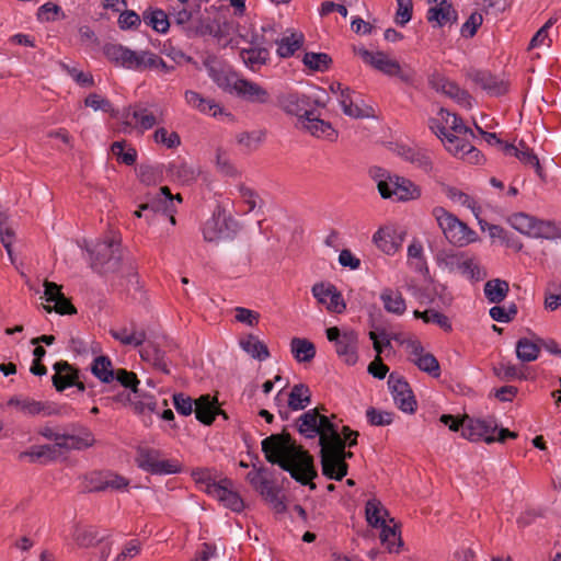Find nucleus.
<instances>
[{"label":"nucleus","mask_w":561,"mask_h":561,"mask_svg":"<svg viewBox=\"0 0 561 561\" xmlns=\"http://www.w3.org/2000/svg\"><path fill=\"white\" fill-rule=\"evenodd\" d=\"M85 105L93 108L94 111H103L111 113L112 116L118 118L119 113L115 112L110 101L96 93L89 94L84 101Z\"/></svg>","instance_id":"nucleus-58"},{"label":"nucleus","mask_w":561,"mask_h":561,"mask_svg":"<svg viewBox=\"0 0 561 561\" xmlns=\"http://www.w3.org/2000/svg\"><path fill=\"white\" fill-rule=\"evenodd\" d=\"M195 414L196 419L206 425H209L217 414H222L226 417L218 408L217 401L209 394L201 396L195 401Z\"/></svg>","instance_id":"nucleus-30"},{"label":"nucleus","mask_w":561,"mask_h":561,"mask_svg":"<svg viewBox=\"0 0 561 561\" xmlns=\"http://www.w3.org/2000/svg\"><path fill=\"white\" fill-rule=\"evenodd\" d=\"M430 84L437 92L450 98L461 106L468 108L472 106V100L468 92L461 90L455 82L448 80L439 73H434L431 77Z\"/></svg>","instance_id":"nucleus-18"},{"label":"nucleus","mask_w":561,"mask_h":561,"mask_svg":"<svg viewBox=\"0 0 561 561\" xmlns=\"http://www.w3.org/2000/svg\"><path fill=\"white\" fill-rule=\"evenodd\" d=\"M302 61L311 70L324 71L328 69L331 58L324 53H306Z\"/></svg>","instance_id":"nucleus-57"},{"label":"nucleus","mask_w":561,"mask_h":561,"mask_svg":"<svg viewBox=\"0 0 561 561\" xmlns=\"http://www.w3.org/2000/svg\"><path fill=\"white\" fill-rule=\"evenodd\" d=\"M414 316L416 318H421L425 323L436 324L445 331H449L451 329L448 318L436 310L428 309L423 312L415 310Z\"/></svg>","instance_id":"nucleus-55"},{"label":"nucleus","mask_w":561,"mask_h":561,"mask_svg":"<svg viewBox=\"0 0 561 561\" xmlns=\"http://www.w3.org/2000/svg\"><path fill=\"white\" fill-rule=\"evenodd\" d=\"M373 241L380 251L392 255L401 248L402 236L394 228L385 227L374 233Z\"/></svg>","instance_id":"nucleus-26"},{"label":"nucleus","mask_w":561,"mask_h":561,"mask_svg":"<svg viewBox=\"0 0 561 561\" xmlns=\"http://www.w3.org/2000/svg\"><path fill=\"white\" fill-rule=\"evenodd\" d=\"M389 522L392 523V525L387 523L380 527L381 531L379 534V538L381 545L385 546L389 552H398L399 548L402 546V540L394 519L389 518Z\"/></svg>","instance_id":"nucleus-35"},{"label":"nucleus","mask_w":561,"mask_h":561,"mask_svg":"<svg viewBox=\"0 0 561 561\" xmlns=\"http://www.w3.org/2000/svg\"><path fill=\"white\" fill-rule=\"evenodd\" d=\"M357 333L347 330L342 333V339L335 344L336 353L347 365H354L357 362Z\"/></svg>","instance_id":"nucleus-29"},{"label":"nucleus","mask_w":561,"mask_h":561,"mask_svg":"<svg viewBox=\"0 0 561 561\" xmlns=\"http://www.w3.org/2000/svg\"><path fill=\"white\" fill-rule=\"evenodd\" d=\"M519 146L520 147H515L513 145H505L504 151L507 154L515 156L523 163L534 167L536 172L539 175H541V168H540L539 160H538L537 156L529 148H527L523 142H520Z\"/></svg>","instance_id":"nucleus-41"},{"label":"nucleus","mask_w":561,"mask_h":561,"mask_svg":"<svg viewBox=\"0 0 561 561\" xmlns=\"http://www.w3.org/2000/svg\"><path fill=\"white\" fill-rule=\"evenodd\" d=\"M138 178L146 185H154L162 181V169L159 165H140L138 168Z\"/></svg>","instance_id":"nucleus-56"},{"label":"nucleus","mask_w":561,"mask_h":561,"mask_svg":"<svg viewBox=\"0 0 561 561\" xmlns=\"http://www.w3.org/2000/svg\"><path fill=\"white\" fill-rule=\"evenodd\" d=\"M323 94L320 90L313 91L310 94L290 92L280 98V106L288 114L297 116L299 124L300 118L312 115L313 107L325 106L327 100L323 98Z\"/></svg>","instance_id":"nucleus-9"},{"label":"nucleus","mask_w":561,"mask_h":561,"mask_svg":"<svg viewBox=\"0 0 561 561\" xmlns=\"http://www.w3.org/2000/svg\"><path fill=\"white\" fill-rule=\"evenodd\" d=\"M497 423L492 417L473 419L462 417L461 436L471 442L484 440L488 444L495 442L494 433L497 430Z\"/></svg>","instance_id":"nucleus-15"},{"label":"nucleus","mask_w":561,"mask_h":561,"mask_svg":"<svg viewBox=\"0 0 561 561\" xmlns=\"http://www.w3.org/2000/svg\"><path fill=\"white\" fill-rule=\"evenodd\" d=\"M92 373L103 382L114 380V370L111 360L105 356H99L92 364Z\"/></svg>","instance_id":"nucleus-52"},{"label":"nucleus","mask_w":561,"mask_h":561,"mask_svg":"<svg viewBox=\"0 0 561 561\" xmlns=\"http://www.w3.org/2000/svg\"><path fill=\"white\" fill-rule=\"evenodd\" d=\"M388 386L398 408L403 412L412 413L414 411L415 401L408 382L399 376L390 375Z\"/></svg>","instance_id":"nucleus-21"},{"label":"nucleus","mask_w":561,"mask_h":561,"mask_svg":"<svg viewBox=\"0 0 561 561\" xmlns=\"http://www.w3.org/2000/svg\"><path fill=\"white\" fill-rule=\"evenodd\" d=\"M431 129L442 140L451 154L466 158L470 163H479L480 152L471 144L474 134L465 126L460 118L440 108L436 117L431 119Z\"/></svg>","instance_id":"nucleus-3"},{"label":"nucleus","mask_w":561,"mask_h":561,"mask_svg":"<svg viewBox=\"0 0 561 561\" xmlns=\"http://www.w3.org/2000/svg\"><path fill=\"white\" fill-rule=\"evenodd\" d=\"M262 450L268 462L288 471L296 481L316 489L317 477L312 457L297 445L288 434H273L262 440Z\"/></svg>","instance_id":"nucleus-2"},{"label":"nucleus","mask_w":561,"mask_h":561,"mask_svg":"<svg viewBox=\"0 0 561 561\" xmlns=\"http://www.w3.org/2000/svg\"><path fill=\"white\" fill-rule=\"evenodd\" d=\"M153 138L157 144H162L167 148H173L180 144L179 135L174 131H168L165 128H158Z\"/></svg>","instance_id":"nucleus-64"},{"label":"nucleus","mask_w":561,"mask_h":561,"mask_svg":"<svg viewBox=\"0 0 561 561\" xmlns=\"http://www.w3.org/2000/svg\"><path fill=\"white\" fill-rule=\"evenodd\" d=\"M436 263L442 271L460 274L470 280H481L485 277V272L476 259L466 252L439 251L436 254Z\"/></svg>","instance_id":"nucleus-5"},{"label":"nucleus","mask_w":561,"mask_h":561,"mask_svg":"<svg viewBox=\"0 0 561 561\" xmlns=\"http://www.w3.org/2000/svg\"><path fill=\"white\" fill-rule=\"evenodd\" d=\"M159 458L160 453L158 450L144 448L138 453L137 462L142 470L151 472Z\"/></svg>","instance_id":"nucleus-59"},{"label":"nucleus","mask_w":561,"mask_h":561,"mask_svg":"<svg viewBox=\"0 0 561 561\" xmlns=\"http://www.w3.org/2000/svg\"><path fill=\"white\" fill-rule=\"evenodd\" d=\"M432 215L449 243L466 247L478 240L476 231L445 208L435 207Z\"/></svg>","instance_id":"nucleus-6"},{"label":"nucleus","mask_w":561,"mask_h":561,"mask_svg":"<svg viewBox=\"0 0 561 561\" xmlns=\"http://www.w3.org/2000/svg\"><path fill=\"white\" fill-rule=\"evenodd\" d=\"M94 444L95 438L92 432L84 426H78L72 433H62L59 448L66 450H82Z\"/></svg>","instance_id":"nucleus-23"},{"label":"nucleus","mask_w":561,"mask_h":561,"mask_svg":"<svg viewBox=\"0 0 561 561\" xmlns=\"http://www.w3.org/2000/svg\"><path fill=\"white\" fill-rule=\"evenodd\" d=\"M471 79L490 94L500 95L505 92V85L486 71L477 70L471 73Z\"/></svg>","instance_id":"nucleus-37"},{"label":"nucleus","mask_w":561,"mask_h":561,"mask_svg":"<svg viewBox=\"0 0 561 561\" xmlns=\"http://www.w3.org/2000/svg\"><path fill=\"white\" fill-rule=\"evenodd\" d=\"M141 357L145 360L151 362L154 366L164 373H168L167 364L163 360V354L159 348L153 345L147 346L140 352Z\"/></svg>","instance_id":"nucleus-60"},{"label":"nucleus","mask_w":561,"mask_h":561,"mask_svg":"<svg viewBox=\"0 0 561 561\" xmlns=\"http://www.w3.org/2000/svg\"><path fill=\"white\" fill-rule=\"evenodd\" d=\"M194 481L201 486L203 491L210 495V489L213 486H218L219 480H217V476L213 473L209 469H197L194 470L193 473Z\"/></svg>","instance_id":"nucleus-54"},{"label":"nucleus","mask_w":561,"mask_h":561,"mask_svg":"<svg viewBox=\"0 0 561 561\" xmlns=\"http://www.w3.org/2000/svg\"><path fill=\"white\" fill-rule=\"evenodd\" d=\"M210 495L233 512H241L244 507L243 500L234 490L233 482L228 478L219 479L218 486L210 489Z\"/></svg>","instance_id":"nucleus-19"},{"label":"nucleus","mask_w":561,"mask_h":561,"mask_svg":"<svg viewBox=\"0 0 561 561\" xmlns=\"http://www.w3.org/2000/svg\"><path fill=\"white\" fill-rule=\"evenodd\" d=\"M264 138L263 130L242 131L236 136L237 142L249 151L257 149Z\"/></svg>","instance_id":"nucleus-53"},{"label":"nucleus","mask_w":561,"mask_h":561,"mask_svg":"<svg viewBox=\"0 0 561 561\" xmlns=\"http://www.w3.org/2000/svg\"><path fill=\"white\" fill-rule=\"evenodd\" d=\"M366 417L371 425L385 426L392 422V413L370 408L366 411Z\"/></svg>","instance_id":"nucleus-63"},{"label":"nucleus","mask_w":561,"mask_h":561,"mask_svg":"<svg viewBox=\"0 0 561 561\" xmlns=\"http://www.w3.org/2000/svg\"><path fill=\"white\" fill-rule=\"evenodd\" d=\"M409 353L411 360L422 370L431 375L432 377H438L440 368L438 360L433 354L426 352L419 342H410Z\"/></svg>","instance_id":"nucleus-22"},{"label":"nucleus","mask_w":561,"mask_h":561,"mask_svg":"<svg viewBox=\"0 0 561 561\" xmlns=\"http://www.w3.org/2000/svg\"><path fill=\"white\" fill-rule=\"evenodd\" d=\"M388 511L382 504L373 499L366 503V519L374 527H381L387 524Z\"/></svg>","instance_id":"nucleus-43"},{"label":"nucleus","mask_w":561,"mask_h":561,"mask_svg":"<svg viewBox=\"0 0 561 561\" xmlns=\"http://www.w3.org/2000/svg\"><path fill=\"white\" fill-rule=\"evenodd\" d=\"M374 178L383 198L394 197L397 201L407 202L421 196L420 187L405 178L386 174L381 169L375 172Z\"/></svg>","instance_id":"nucleus-7"},{"label":"nucleus","mask_w":561,"mask_h":561,"mask_svg":"<svg viewBox=\"0 0 561 561\" xmlns=\"http://www.w3.org/2000/svg\"><path fill=\"white\" fill-rule=\"evenodd\" d=\"M249 48H241L239 51L243 65L252 71H259L262 66L270 61V49L261 47L255 39L250 42Z\"/></svg>","instance_id":"nucleus-25"},{"label":"nucleus","mask_w":561,"mask_h":561,"mask_svg":"<svg viewBox=\"0 0 561 561\" xmlns=\"http://www.w3.org/2000/svg\"><path fill=\"white\" fill-rule=\"evenodd\" d=\"M304 42V35L301 33H291L289 36H284L277 44V55L280 58H288L296 50H298Z\"/></svg>","instance_id":"nucleus-47"},{"label":"nucleus","mask_w":561,"mask_h":561,"mask_svg":"<svg viewBox=\"0 0 561 561\" xmlns=\"http://www.w3.org/2000/svg\"><path fill=\"white\" fill-rule=\"evenodd\" d=\"M44 298L47 302H54V306H45L47 312L55 311L60 314L76 313L73 305L65 297L61 291V286L56 283L46 280L44 283Z\"/></svg>","instance_id":"nucleus-20"},{"label":"nucleus","mask_w":561,"mask_h":561,"mask_svg":"<svg viewBox=\"0 0 561 561\" xmlns=\"http://www.w3.org/2000/svg\"><path fill=\"white\" fill-rule=\"evenodd\" d=\"M54 369L53 383L58 391L72 385H76L80 390L84 389L82 383H76L77 374L67 362H57Z\"/></svg>","instance_id":"nucleus-31"},{"label":"nucleus","mask_w":561,"mask_h":561,"mask_svg":"<svg viewBox=\"0 0 561 561\" xmlns=\"http://www.w3.org/2000/svg\"><path fill=\"white\" fill-rule=\"evenodd\" d=\"M444 193L451 202L469 208L477 218L479 217V207L472 196L453 186L444 187Z\"/></svg>","instance_id":"nucleus-44"},{"label":"nucleus","mask_w":561,"mask_h":561,"mask_svg":"<svg viewBox=\"0 0 561 561\" xmlns=\"http://www.w3.org/2000/svg\"><path fill=\"white\" fill-rule=\"evenodd\" d=\"M141 209H150L152 213L174 211L172 194L168 186L160 188V193L150 198L149 202L140 205Z\"/></svg>","instance_id":"nucleus-32"},{"label":"nucleus","mask_w":561,"mask_h":561,"mask_svg":"<svg viewBox=\"0 0 561 561\" xmlns=\"http://www.w3.org/2000/svg\"><path fill=\"white\" fill-rule=\"evenodd\" d=\"M290 346L291 353L298 362H310L316 355L314 345L308 340L295 337Z\"/></svg>","instance_id":"nucleus-48"},{"label":"nucleus","mask_w":561,"mask_h":561,"mask_svg":"<svg viewBox=\"0 0 561 561\" xmlns=\"http://www.w3.org/2000/svg\"><path fill=\"white\" fill-rule=\"evenodd\" d=\"M427 19L437 26H444L456 22L457 13L447 0L438 7H431L427 12Z\"/></svg>","instance_id":"nucleus-33"},{"label":"nucleus","mask_w":561,"mask_h":561,"mask_svg":"<svg viewBox=\"0 0 561 561\" xmlns=\"http://www.w3.org/2000/svg\"><path fill=\"white\" fill-rule=\"evenodd\" d=\"M240 347L257 360H264L270 356L266 345L255 335L249 334L239 342Z\"/></svg>","instance_id":"nucleus-40"},{"label":"nucleus","mask_w":561,"mask_h":561,"mask_svg":"<svg viewBox=\"0 0 561 561\" xmlns=\"http://www.w3.org/2000/svg\"><path fill=\"white\" fill-rule=\"evenodd\" d=\"M203 65L214 83L222 91L232 93L238 82L239 75L226 66L213 54H206Z\"/></svg>","instance_id":"nucleus-14"},{"label":"nucleus","mask_w":561,"mask_h":561,"mask_svg":"<svg viewBox=\"0 0 561 561\" xmlns=\"http://www.w3.org/2000/svg\"><path fill=\"white\" fill-rule=\"evenodd\" d=\"M108 536L110 534L106 531H100L98 528L89 527L78 530L76 541L79 546L91 547L104 541Z\"/></svg>","instance_id":"nucleus-49"},{"label":"nucleus","mask_w":561,"mask_h":561,"mask_svg":"<svg viewBox=\"0 0 561 561\" xmlns=\"http://www.w3.org/2000/svg\"><path fill=\"white\" fill-rule=\"evenodd\" d=\"M287 401L291 410H304L311 402L310 389L304 383L295 385L287 396Z\"/></svg>","instance_id":"nucleus-39"},{"label":"nucleus","mask_w":561,"mask_h":561,"mask_svg":"<svg viewBox=\"0 0 561 561\" xmlns=\"http://www.w3.org/2000/svg\"><path fill=\"white\" fill-rule=\"evenodd\" d=\"M297 427L306 438L319 436L322 473L330 479L341 480L347 473L346 458L353 454L345 451V442L328 416L319 409L302 413L297 420Z\"/></svg>","instance_id":"nucleus-1"},{"label":"nucleus","mask_w":561,"mask_h":561,"mask_svg":"<svg viewBox=\"0 0 561 561\" xmlns=\"http://www.w3.org/2000/svg\"><path fill=\"white\" fill-rule=\"evenodd\" d=\"M355 51L364 62L383 72L385 75L398 77L404 82H410L412 80L413 71L409 67H402L388 54L380 50H368L364 47H358L355 49Z\"/></svg>","instance_id":"nucleus-8"},{"label":"nucleus","mask_w":561,"mask_h":561,"mask_svg":"<svg viewBox=\"0 0 561 561\" xmlns=\"http://www.w3.org/2000/svg\"><path fill=\"white\" fill-rule=\"evenodd\" d=\"M312 295L317 301L324 305L330 312L342 313L346 305L335 286L327 283H317L312 286Z\"/></svg>","instance_id":"nucleus-17"},{"label":"nucleus","mask_w":561,"mask_h":561,"mask_svg":"<svg viewBox=\"0 0 561 561\" xmlns=\"http://www.w3.org/2000/svg\"><path fill=\"white\" fill-rule=\"evenodd\" d=\"M55 446L51 445H34L28 449L21 451L19 459L31 463L51 460L55 457Z\"/></svg>","instance_id":"nucleus-36"},{"label":"nucleus","mask_w":561,"mask_h":561,"mask_svg":"<svg viewBox=\"0 0 561 561\" xmlns=\"http://www.w3.org/2000/svg\"><path fill=\"white\" fill-rule=\"evenodd\" d=\"M168 173L182 183H188L196 178L197 170L192 164L176 161L169 164Z\"/></svg>","instance_id":"nucleus-46"},{"label":"nucleus","mask_w":561,"mask_h":561,"mask_svg":"<svg viewBox=\"0 0 561 561\" xmlns=\"http://www.w3.org/2000/svg\"><path fill=\"white\" fill-rule=\"evenodd\" d=\"M184 99L187 105L199 111L203 114H208L214 117L225 114L230 117L231 115L225 113L224 108L214 100L204 98L202 94L194 90H186L184 92Z\"/></svg>","instance_id":"nucleus-27"},{"label":"nucleus","mask_w":561,"mask_h":561,"mask_svg":"<svg viewBox=\"0 0 561 561\" xmlns=\"http://www.w3.org/2000/svg\"><path fill=\"white\" fill-rule=\"evenodd\" d=\"M508 289L507 282L495 278L485 283L484 295L490 302L497 304L505 299Z\"/></svg>","instance_id":"nucleus-45"},{"label":"nucleus","mask_w":561,"mask_h":561,"mask_svg":"<svg viewBox=\"0 0 561 561\" xmlns=\"http://www.w3.org/2000/svg\"><path fill=\"white\" fill-rule=\"evenodd\" d=\"M479 225L481 230L488 233L492 242H506L507 233L502 227L489 224L482 219H479Z\"/></svg>","instance_id":"nucleus-61"},{"label":"nucleus","mask_w":561,"mask_h":561,"mask_svg":"<svg viewBox=\"0 0 561 561\" xmlns=\"http://www.w3.org/2000/svg\"><path fill=\"white\" fill-rule=\"evenodd\" d=\"M111 335L119 341L124 345H131L138 347L146 341V333L144 330L136 329L133 327L128 329L126 327L119 329H112Z\"/></svg>","instance_id":"nucleus-34"},{"label":"nucleus","mask_w":561,"mask_h":561,"mask_svg":"<svg viewBox=\"0 0 561 561\" xmlns=\"http://www.w3.org/2000/svg\"><path fill=\"white\" fill-rule=\"evenodd\" d=\"M232 93L251 103L264 104L270 100L267 90L259 83L242 77H239Z\"/></svg>","instance_id":"nucleus-24"},{"label":"nucleus","mask_w":561,"mask_h":561,"mask_svg":"<svg viewBox=\"0 0 561 561\" xmlns=\"http://www.w3.org/2000/svg\"><path fill=\"white\" fill-rule=\"evenodd\" d=\"M7 404L26 416H50L57 414V410L51 404L36 401L23 394L13 396L8 400Z\"/></svg>","instance_id":"nucleus-16"},{"label":"nucleus","mask_w":561,"mask_h":561,"mask_svg":"<svg viewBox=\"0 0 561 561\" xmlns=\"http://www.w3.org/2000/svg\"><path fill=\"white\" fill-rule=\"evenodd\" d=\"M380 299L383 304V308L390 313L400 316L407 310L405 300L398 290L386 288L382 290Z\"/></svg>","instance_id":"nucleus-38"},{"label":"nucleus","mask_w":561,"mask_h":561,"mask_svg":"<svg viewBox=\"0 0 561 561\" xmlns=\"http://www.w3.org/2000/svg\"><path fill=\"white\" fill-rule=\"evenodd\" d=\"M181 471V466L176 460L159 458L152 468V474H174Z\"/></svg>","instance_id":"nucleus-62"},{"label":"nucleus","mask_w":561,"mask_h":561,"mask_svg":"<svg viewBox=\"0 0 561 561\" xmlns=\"http://www.w3.org/2000/svg\"><path fill=\"white\" fill-rule=\"evenodd\" d=\"M142 22L159 33H165L170 26L167 14L159 9H147L144 11Z\"/></svg>","instance_id":"nucleus-42"},{"label":"nucleus","mask_w":561,"mask_h":561,"mask_svg":"<svg viewBox=\"0 0 561 561\" xmlns=\"http://www.w3.org/2000/svg\"><path fill=\"white\" fill-rule=\"evenodd\" d=\"M510 224L520 233L533 238H561V232L551 222L538 220L524 213L513 215L510 218Z\"/></svg>","instance_id":"nucleus-12"},{"label":"nucleus","mask_w":561,"mask_h":561,"mask_svg":"<svg viewBox=\"0 0 561 561\" xmlns=\"http://www.w3.org/2000/svg\"><path fill=\"white\" fill-rule=\"evenodd\" d=\"M87 251L90 254V265L94 271L111 272L119 264V243L113 238L100 241L93 248H87Z\"/></svg>","instance_id":"nucleus-10"},{"label":"nucleus","mask_w":561,"mask_h":561,"mask_svg":"<svg viewBox=\"0 0 561 561\" xmlns=\"http://www.w3.org/2000/svg\"><path fill=\"white\" fill-rule=\"evenodd\" d=\"M121 121L119 130L124 134H131L134 130L142 134L158 123L157 115L148 107L136 105L123 110L118 115Z\"/></svg>","instance_id":"nucleus-11"},{"label":"nucleus","mask_w":561,"mask_h":561,"mask_svg":"<svg viewBox=\"0 0 561 561\" xmlns=\"http://www.w3.org/2000/svg\"><path fill=\"white\" fill-rule=\"evenodd\" d=\"M540 348L533 341L524 337L516 343V356L522 362H533L537 359Z\"/></svg>","instance_id":"nucleus-51"},{"label":"nucleus","mask_w":561,"mask_h":561,"mask_svg":"<svg viewBox=\"0 0 561 561\" xmlns=\"http://www.w3.org/2000/svg\"><path fill=\"white\" fill-rule=\"evenodd\" d=\"M237 230V222L222 209L217 208L213 216L205 222L203 236L206 241L216 242L232 238Z\"/></svg>","instance_id":"nucleus-13"},{"label":"nucleus","mask_w":561,"mask_h":561,"mask_svg":"<svg viewBox=\"0 0 561 561\" xmlns=\"http://www.w3.org/2000/svg\"><path fill=\"white\" fill-rule=\"evenodd\" d=\"M106 56L119 66L136 70H157L169 73L173 71V67L150 50H131L122 45H111L106 47Z\"/></svg>","instance_id":"nucleus-4"},{"label":"nucleus","mask_w":561,"mask_h":561,"mask_svg":"<svg viewBox=\"0 0 561 561\" xmlns=\"http://www.w3.org/2000/svg\"><path fill=\"white\" fill-rule=\"evenodd\" d=\"M561 306V282L550 280L545 289V308L550 311Z\"/></svg>","instance_id":"nucleus-50"},{"label":"nucleus","mask_w":561,"mask_h":561,"mask_svg":"<svg viewBox=\"0 0 561 561\" xmlns=\"http://www.w3.org/2000/svg\"><path fill=\"white\" fill-rule=\"evenodd\" d=\"M299 126L310 135L318 138H327L333 140L336 137V133L331 124L320 119L313 114L307 115L305 118H300Z\"/></svg>","instance_id":"nucleus-28"}]
</instances>
